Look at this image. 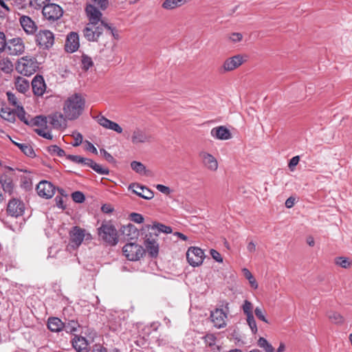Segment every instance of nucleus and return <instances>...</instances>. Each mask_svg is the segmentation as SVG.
Returning <instances> with one entry per match:
<instances>
[{"instance_id":"3c124183","label":"nucleus","mask_w":352,"mask_h":352,"mask_svg":"<svg viewBox=\"0 0 352 352\" xmlns=\"http://www.w3.org/2000/svg\"><path fill=\"white\" fill-rule=\"evenodd\" d=\"M6 94H7V96H8V102H9V103L10 104H12V106L15 107L16 109L18 108V107H21V106L19 103L17 98L16 97V96L14 94H12L10 91H8L6 93Z\"/></svg>"},{"instance_id":"37998d69","label":"nucleus","mask_w":352,"mask_h":352,"mask_svg":"<svg viewBox=\"0 0 352 352\" xmlns=\"http://www.w3.org/2000/svg\"><path fill=\"white\" fill-rule=\"evenodd\" d=\"M151 230H144L143 232L142 231V229L140 230V232H141V234L142 235H144V243H146L148 242V241H151L152 240H157V238L158 236V233L157 232H150Z\"/></svg>"},{"instance_id":"a19ab883","label":"nucleus","mask_w":352,"mask_h":352,"mask_svg":"<svg viewBox=\"0 0 352 352\" xmlns=\"http://www.w3.org/2000/svg\"><path fill=\"white\" fill-rule=\"evenodd\" d=\"M48 152L52 155L63 157L65 155V152L63 149L57 145H51L47 148Z\"/></svg>"},{"instance_id":"ea45409f","label":"nucleus","mask_w":352,"mask_h":352,"mask_svg":"<svg viewBox=\"0 0 352 352\" xmlns=\"http://www.w3.org/2000/svg\"><path fill=\"white\" fill-rule=\"evenodd\" d=\"M67 159L69 160L72 162L76 164H81L82 165L87 166L89 158L82 157L80 155H68L67 156Z\"/></svg>"},{"instance_id":"c756f323","label":"nucleus","mask_w":352,"mask_h":352,"mask_svg":"<svg viewBox=\"0 0 352 352\" xmlns=\"http://www.w3.org/2000/svg\"><path fill=\"white\" fill-rule=\"evenodd\" d=\"M146 250L148 255L152 258H156L159 254V244L157 240L148 241L146 243H144Z\"/></svg>"},{"instance_id":"864d4df0","label":"nucleus","mask_w":352,"mask_h":352,"mask_svg":"<svg viewBox=\"0 0 352 352\" xmlns=\"http://www.w3.org/2000/svg\"><path fill=\"white\" fill-rule=\"evenodd\" d=\"M254 314L258 319L261 320V321H263L265 323H267V324L269 323V321L265 318L264 311L261 307H256L254 309Z\"/></svg>"},{"instance_id":"bf43d9fd","label":"nucleus","mask_w":352,"mask_h":352,"mask_svg":"<svg viewBox=\"0 0 352 352\" xmlns=\"http://www.w3.org/2000/svg\"><path fill=\"white\" fill-rule=\"evenodd\" d=\"M215 337L212 334H208L205 336V341L209 346H215Z\"/></svg>"},{"instance_id":"de8ad7c7","label":"nucleus","mask_w":352,"mask_h":352,"mask_svg":"<svg viewBox=\"0 0 352 352\" xmlns=\"http://www.w3.org/2000/svg\"><path fill=\"white\" fill-rule=\"evenodd\" d=\"M50 0H30V6L35 9H41L44 8L48 3Z\"/></svg>"},{"instance_id":"49530a36","label":"nucleus","mask_w":352,"mask_h":352,"mask_svg":"<svg viewBox=\"0 0 352 352\" xmlns=\"http://www.w3.org/2000/svg\"><path fill=\"white\" fill-rule=\"evenodd\" d=\"M335 263L337 265H339L343 268H348L351 266V262L349 258L346 257H338L335 259Z\"/></svg>"},{"instance_id":"e2e57ef3","label":"nucleus","mask_w":352,"mask_h":352,"mask_svg":"<svg viewBox=\"0 0 352 352\" xmlns=\"http://www.w3.org/2000/svg\"><path fill=\"white\" fill-rule=\"evenodd\" d=\"M300 161L299 156H294L293 157L289 162L288 166L290 168L291 170H293L294 167H295Z\"/></svg>"},{"instance_id":"58836bf2","label":"nucleus","mask_w":352,"mask_h":352,"mask_svg":"<svg viewBox=\"0 0 352 352\" xmlns=\"http://www.w3.org/2000/svg\"><path fill=\"white\" fill-rule=\"evenodd\" d=\"M0 69L5 74H10L13 70V64L8 58H3L0 61Z\"/></svg>"},{"instance_id":"79ce46f5","label":"nucleus","mask_w":352,"mask_h":352,"mask_svg":"<svg viewBox=\"0 0 352 352\" xmlns=\"http://www.w3.org/2000/svg\"><path fill=\"white\" fill-rule=\"evenodd\" d=\"M242 310L246 317L252 316L253 315V305L251 302L248 300H245L243 305Z\"/></svg>"},{"instance_id":"69168bd1","label":"nucleus","mask_w":352,"mask_h":352,"mask_svg":"<svg viewBox=\"0 0 352 352\" xmlns=\"http://www.w3.org/2000/svg\"><path fill=\"white\" fill-rule=\"evenodd\" d=\"M243 36L241 33L234 32L230 36V39L233 42H239L242 40Z\"/></svg>"},{"instance_id":"0eeeda50","label":"nucleus","mask_w":352,"mask_h":352,"mask_svg":"<svg viewBox=\"0 0 352 352\" xmlns=\"http://www.w3.org/2000/svg\"><path fill=\"white\" fill-rule=\"evenodd\" d=\"M42 13L46 19L54 21L63 16V11L58 5L48 3L43 8Z\"/></svg>"},{"instance_id":"774afa93","label":"nucleus","mask_w":352,"mask_h":352,"mask_svg":"<svg viewBox=\"0 0 352 352\" xmlns=\"http://www.w3.org/2000/svg\"><path fill=\"white\" fill-rule=\"evenodd\" d=\"M82 135L78 133L76 136L74 137V142L72 144L74 146H78L80 145L82 142Z\"/></svg>"},{"instance_id":"4468645a","label":"nucleus","mask_w":352,"mask_h":352,"mask_svg":"<svg viewBox=\"0 0 352 352\" xmlns=\"http://www.w3.org/2000/svg\"><path fill=\"white\" fill-rule=\"evenodd\" d=\"M210 318L215 327L221 329L226 326L227 314L222 309H216L211 311Z\"/></svg>"},{"instance_id":"9d476101","label":"nucleus","mask_w":352,"mask_h":352,"mask_svg":"<svg viewBox=\"0 0 352 352\" xmlns=\"http://www.w3.org/2000/svg\"><path fill=\"white\" fill-rule=\"evenodd\" d=\"M25 210L24 204L19 199H12L9 201L7 206V213L14 217L23 214Z\"/></svg>"},{"instance_id":"dca6fc26","label":"nucleus","mask_w":352,"mask_h":352,"mask_svg":"<svg viewBox=\"0 0 352 352\" xmlns=\"http://www.w3.org/2000/svg\"><path fill=\"white\" fill-rule=\"evenodd\" d=\"M85 12L89 19V23L94 24H100V22H104L101 19L102 12L94 5L87 4L85 8Z\"/></svg>"},{"instance_id":"4d7b16f0","label":"nucleus","mask_w":352,"mask_h":352,"mask_svg":"<svg viewBox=\"0 0 352 352\" xmlns=\"http://www.w3.org/2000/svg\"><path fill=\"white\" fill-rule=\"evenodd\" d=\"M96 6H98L101 10H104L109 6L108 0H91Z\"/></svg>"},{"instance_id":"c85d7f7f","label":"nucleus","mask_w":352,"mask_h":352,"mask_svg":"<svg viewBox=\"0 0 352 352\" xmlns=\"http://www.w3.org/2000/svg\"><path fill=\"white\" fill-rule=\"evenodd\" d=\"M151 138V136L144 130L137 129L135 131H133V144L149 142Z\"/></svg>"},{"instance_id":"b1692460","label":"nucleus","mask_w":352,"mask_h":352,"mask_svg":"<svg viewBox=\"0 0 352 352\" xmlns=\"http://www.w3.org/2000/svg\"><path fill=\"white\" fill-rule=\"evenodd\" d=\"M20 23L28 34H33L36 30V25L32 19L28 16H22L20 18Z\"/></svg>"},{"instance_id":"5fc2aeb1","label":"nucleus","mask_w":352,"mask_h":352,"mask_svg":"<svg viewBox=\"0 0 352 352\" xmlns=\"http://www.w3.org/2000/svg\"><path fill=\"white\" fill-rule=\"evenodd\" d=\"M34 131L38 135L45 138V139L52 140L53 138V136H52V135L51 134L50 132H49V131L46 132L43 129H34Z\"/></svg>"},{"instance_id":"e433bc0d","label":"nucleus","mask_w":352,"mask_h":352,"mask_svg":"<svg viewBox=\"0 0 352 352\" xmlns=\"http://www.w3.org/2000/svg\"><path fill=\"white\" fill-rule=\"evenodd\" d=\"M87 166L91 168L94 171L100 175H109V170L108 168L102 167L100 164L96 163L91 159L89 160Z\"/></svg>"},{"instance_id":"393cba45","label":"nucleus","mask_w":352,"mask_h":352,"mask_svg":"<svg viewBox=\"0 0 352 352\" xmlns=\"http://www.w3.org/2000/svg\"><path fill=\"white\" fill-rule=\"evenodd\" d=\"M72 346L78 352L86 350L88 346V341L85 337L75 335L72 340Z\"/></svg>"},{"instance_id":"20e7f679","label":"nucleus","mask_w":352,"mask_h":352,"mask_svg":"<svg viewBox=\"0 0 352 352\" xmlns=\"http://www.w3.org/2000/svg\"><path fill=\"white\" fill-rule=\"evenodd\" d=\"M104 25L105 22H100V24L88 23L82 30L84 37L89 42H98L104 30Z\"/></svg>"},{"instance_id":"c9c22d12","label":"nucleus","mask_w":352,"mask_h":352,"mask_svg":"<svg viewBox=\"0 0 352 352\" xmlns=\"http://www.w3.org/2000/svg\"><path fill=\"white\" fill-rule=\"evenodd\" d=\"M64 323V328L63 330H65L67 333H73L76 332L78 329V328L80 327L78 322L76 320H65Z\"/></svg>"},{"instance_id":"1a4fd4ad","label":"nucleus","mask_w":352,"mask_h":352,"mask_svg":"<svg viewBox=\"0 0 352 352\" xmlns=\"http://www.w3.org/2000/svg\"><path fill=\"white\" fill-rule=\"evenodd\" d=\"M6 50L8 53L12 56H18L23 54L25 50L23 40L19 37L8 40Z\"/></svg>"},{"instance_id":"052dcab7","label":"nucleus","mask_w":352,"mask_h":352,"mask_svg":"<svg viewBox=\"0 0 352 352\" xmlns=\"http://www.w3.org/2000/svg\"><path fill=\"white\" fill-rule=\"evenodd\" d=\"M210 255L212 257L213 259H214L217 262L222 263L223 262V258L221 257V254L215 250L211 249L210 250Z\"/></svg>"},{"instance_id":"6e6d98bb","label":"nucleus","mask_w":352,"mask_h":352,"mask_svg":"<svg viewBox=\"0 0 352 352\" xmlns=\"http://www.w3.org/2000/svg\"><path fill=\"white\" fill-rule=\"evenodd\" d=\"M8 41H6V35L3 32H0V53L6 50Z\"/></svg>"},{"instance_id":"f704fd0d","label":"nucleus","mask_w":352,"mask_h":352,"mask_svg":"<svg viewBox=\"0 0 352 352\" xmlns=\"http://www.w3.org/2000/svg\"><path fill=\"white\" fill-rule=\"evenodd\" d=\"M329 320L333 324L341 325L344 322V318L342 315L335 311H329L327 313Z\"/></svg>"},{"instance_id":"cd10ccee","label":"nucleus","mask_w":352,"mask_h":352,"mask_svg":"<svg viewBox=\"0 0 352 352\" xmlns=\"http://www.w3.org/2000/svg\"><path fill=\"white\" fill-rule=\"evenodd\" d=\"M47 118L44 116H36L34 118H31L28 124L30 126H38L41 129H45L47 126Z\"/></svg>"},{"instance_id":"5701e85b","label":"nucleus","mask_w":352,"mask_h":352,"mask_svg":"<svg viewBox=\"0 0 352 352\" xmlns=\"http://www.w3.org/2000/svg\"><path fill=\"white\" fill-rule=\"evenodd\" d=\"M157 230L158 232H163L166 234H170L172 232L173 230L172 228L168 226H166L163 223L154 221L152 225H144L142 228V231L144 230Z\"/></svg>"},{"instance_id":"c03bdc74","label":"nucleus","mask_w":352,"mask_h":352,"mask_svg":"<svg viewBox=\"0 0 352 352\" xmlns=\"http://www.w3.org/2000/svg\"><path fill=\"white\" fill-rule=\"evenodd\" d=\"M82 69L87 71L90 67L94 65L93 60L91 57L87 55L83 54L81 59Z\"/></svg>"},{"instance_id":"a211bd4d","label":"nucleus","mask_w":352,"mask_h":352,"mask_svg":"<svg viewBox=\"0 0 352 352\" xmlns=\"http://www.w3.org/2000/svg\"><path fill=\"white\" fill-rule=\"evenodd\" d=\"M32 91L35 96H41L45 91L46 85L41 75H36L32 81Z\"/></svg>"},{"instance_id":"a18cd8bd","label":"nucleus","mask_w":352,"mask_h":352,"mask_svg":"<svg viewBox=\"0 0 352 352\" xmlns=\"http://www.w3.org/2000/svg\"><path fill=\"white\" fill-rule=\"evenodd\" d=\"M16 114L19 119L28 125L30 121V116H28V117L26 116L25 111L22 106L18 107V108L16 109Z\"/></svg>"},{"instance_id":"a878e982","label":"nucleus","mask_w":352,"mask_h":352,"mask_svg":"<svg viewBox=\"0 0 352 352\" xmlns=\"http://www.w3.org/2000/svg\"><path fill=\"white\" fill-rule=\"evenodd\" d=\"M47 328L52 332H60L63 330V322L56 317H50L47 320Z\"/></svg>"},{"instance_id":"09e8293b","label":"nucleus","mask_w":352,"mask_h":352,"mask_svg":"<svg viewBox=\"0 0 352 352\" xmlns=\"http://www.w3.org/2000/svg\"><path fill=\"white\" fill-rule=\"evenodd\" d=\"M246 320L253 334L257 333L258 329L254 316L246 317Z\"/></svg>"},{"instance_id":"2eb2a0df","label":"nucleus","mask_w":352,"mask_h":352,"mask_svg":"<svg viewBox=\"0 0 352 352\" xmlns=\"http://www.w3.org/2000/svg\"><path fill=\"white\" fill-rule=\"evenodd\" d=\"M80 47L79 36L77 32H71L67 36L65 41V49L66 52L73 53L78 50Z\"/></svg>"},{"instance_id":"6e6552de","label":"nucleus","mask_w":352,"mask_h":352,"mask_svg":"<svg viewBox=\"0 0 352 352\" xmlns=\"http://www.w3.org/2000/svg\"><path fill=\"white\" fill-rule=\"evenodd\" d=\"M36 41L40 47L49 49L54 42V34L47 30H40L36 35Z\"/></svg>"},{"instance_id":"f03ea898","label":"nucleus","mask_w":352,"mask_h":352,"mask_svg":"<svg viewBox=\"0 0 352 352\" xmlns=\"http://www.w3.org/2000/svg\"><path fill=\"white\" fill-rule=\"evenodd\" d=\"M98 233L104 241L111 245H116L118 241L117 230L110 222H103L98 229Z\"/></svg>"},{"instance_id":"603ef678","label":"nucleus","mask_w":352,"mask_h":352,"mask_svg":"<svg viewBox=\"0 0 352 352\" xmlns=\"http://www.w3.org/2000/svg\"><path fill=\"white\" fill-rule=\"evenodd\" d=\"M72 197L74 201L78 204L82 203L85 199L84 194L80 191L74 192L72 194Z\"/></svg>"},{"instance_id":"680f3d73","label":"nucleus","mask_w":352,"mask_h":352,"mask_svg":"<svg viewBox=\"0 0 352 352\" xmlns=\"http://www.w3.org/2000/svg\"><path fill=\"white\" fill-rule=\"evenodd\" d=\"M104 29H106L109 34L113 36L116 39L118 38V34L114 28L110 26L108 23H105Z\"/></svg>"},{"instance_id":"473e14b6","label":"nucleus","mask_w":352,"mask_h":352,"mask_svg":"<svg viewBox=\"0 0 352 352\" xmlns=\"http://www.w3.org/2000/svg\"><path fill=\"white\" fill-rule=\"evenodd\" d=\"M15 87L20 93L25 94L30 89L29 81L19 76L15 80Z\"/></svg>"},{"instance_id":"8fccbe9b","label":"nucleus","mask_w":352,"mask_h":352,"mask_svg":"<svg viewBox=\"0 0 352 352\" xmlns=\"http://www.w3.org/2000/svg\"><path fill=\"white\" fill-rule=\"evenodd\" d=\"M132 239L131 237L129 239H127L128 243L122 248V252L124 255L127 258L129 261H132V257H131V250H129V249L132 248V242L130 241V240Z\"/></svg>"},{"instance_id":"4be33fe9","label":"nucleus","mask_w":352,"mask_h":352,"mask_svg":"<svg viewBox=\"0 0 352 352\" xmlns=\"http://www.w3.org/2000/svg\"><path fill=\"white\" fill-rule=\"evenodd\" d=\"M211 135L217 140H227L231 138L230 131L223 126L213 128L210 131Z\"/></svg>"},{"instance_id":"aec40b11","label":"nucleus","mask_w":352,"mask_h":352,"mask_svg":"<svg viewBox=\"0 0 352 352\" xmlns=\"http://www.w3.org/2000/svg\"><path fill=\"white\" fill-rule=\"evenodd\" d=\"M199 157L202 160L204 166L209 170L214 171L218 168V162L215 157L211 154L201 151L199 153Z\"/></svg>"},{"instance_id":"338daca9","label":"nucleus","mask_w":352,"mask_h":352,"mask_svg":"<svg viewBox=\"0 0 352 352\" xmlns=\"http://www.w3.org/2000/svg\"><path fill=\"white\" fill-rule=\"evenodd\" d=\"M100 152L107 161L112 162L113 160V156L110 153H109L105 149L102 148L100 150Z\"/></svg>"},{"instance_id":"4c0bfd02","label":"nucleus","mask_w":352,"mask_h":352,"mask_svg":"<svg viewBox=\"0 0 352 352\" xmlns=\"http://www.w3.org/2000/svg\"><path fill=\"white\" fill-rule=\"evenodd\" d=\"M0 116L3 119L11 122L15 121V113L8 107L0 109Z\"/></svg>"},{"instance_id":"bb28decb","label":"nucleus","mask_w":352,"mask_h":352,"mask_svg":"<svg viewBox=\"0 0 352 352\" xmlns=\"http://www.w3.org/2000/svg\"><path fill=\"white\" fill-rule=\"evenodd\" d=\"M133 171L141 177H151L152 171L140 162L133 160Z\"/></svg>"},{"instance_id":"ddd939ff","label":"nucleus","mask_w":352,"mask_h":352,"mask_svg":"<svg viewBox=\"0 0 352 352\" xmlns=\"http://www.w3.org/2000/svg\"><path fill=\"white\" fill-rule=\"evenodd\" d=\"M47 118V122L54 129H65L67 126L66 118L60 112H55L46 116Z\"/></svg>"},{"instance_id":"72a5a7b5","label":"nucleus","mask_w":352,"mask_h":352,"mask_svg":"<svg viewBox=\"0 0 352 352\" xmlns=\"http://www.w3.org/2000/svg\"><path fill=\"white\" fill-rule=\"evenodd\" d=\"M13 144L18 146V148L28 157H34L36 156L35 152L32 146L27 143H18L12 141Z\"/></svg>"},{"instance_id":"f3484780","label":"nucleus","mask_w":352,"mask_h":352,"mask_svg":"<svg viewBox=\"0 0 352 352\" xmlns=\"http://www.w3.org/2000/svg\"><path fill=\"white\" fill-rule=\"evenodd\" d=\"M133 194L146 200H151L154 197L153 190L138 183H133Z\"/></svg>"},{"instance_id":"6ab92c4d","label":"nucleus","mask_w":352,"mask_h":352,"mask_svg":"<svg viewBox=\"0 0 352 352\" xmlns=\"http://www.w3.org/2000/svg\"><path fill=\"white\" fill-rule=\"evenodd\" d=\"M244 62L243 57L241 55H236L226 59L223 65V72H230L241 66Z\"/></svg>"},{"instance_id":"0e129e2a","label":"nucleus","mask_w":352,"mask_h":352,"mask_svg":"<svg viewBox=\"0 0 352 352\" xmlns=\"http://www.w3.org/2000/svg\"><path fill=\"white\" fill-rule=\"evenodd\" d=\"M131 223H129L127 226H122V228L120 229L122 234L129 236L131 235Z\"/></svg>"},{"instance_id":"9b49d317","label":"nucleus","mask_w":352,"mask_h":352,"mask_svg":"<svg viewBox=\"0 0 352 352\" xmlns=\"http://www.w3.org/2000/svg\"><path fill=\"white\" fill-rule=\"evenodd\" d=\"M36 191L40 197L49 199L54 195L55 187L51 182L43 180L36 186Z\"/></svg>"},{"instance_id":"7c9ffc66","label":"nucleus","mask_w":352,"mask_h":352,"mask_svg":"<svg viewBox=\"0 0 352 352\" xmlns=\"http://www.w3.org/2000/svg\"><path fill=\"white\" fill-rule=\"evenodd\" d=\"M187 1L188 0H164L162 7L164 10H171L184 6Z\"/></svg>"},{"instance_id":"412c9836","label":"nucleus","mask_w":352,"mask_h":352,"mask_svg":"<svg viewBox=\"0 0 352 352\" xmlns=\"http://www.w3.org/2000/svg\"><path fill=\"white\" fill-rule=\"evenodd\" d=\"M96 118L98 124L104 128L113 130L118 133L122 132V129L118 124L107 119L104 116L99 115Z\"/></svg>"},{"instance_id":"423d86ee","label":"nucleus","mask_w":352,"mask_h":352,"mask_svg":"<svg viewBox=\"0 0 352 352\" xmlns=\"http://www.w3.org/2000/svg\"><path fill=\"white\" fill-rule=\"evenodd\" d=\"M186 258L188 263L192 267L201 265L204 261V252L197 247H190L186 252Z\"/></svg>"},{"instance_id":"f8f14e48","label":"nucleus","mask_w":352,"mask_h":352,"mask_svg":"<svg viewBox=\"0 0 352 352\" xmlns=\"http://www.w3.org/2000/svg\"><path fill=\"white\" fill-rule=\"evenodd\" d=\"M85 238V230L78 226H74L69 232V244L73 248H78Z\"/></svg>"},{"instance_id":"13d9d810","label":"nucleus","mask_w":352,"mask_h":352,"mask_svg":"<svg viewBox=\"0 0 352 352\" xmlns=\"http://www.w3.org/2000/svg\"><path fill=\"white\" fill-rule=\"evenodd\" d=\"M155 188L157 190H159L160 192L164 194V195H168L171 193L172 190H170V188L168 186H166L164 185H162V184H157L155 186Z\"/></svg>"},{"instance_id":"2f4dec72","label":"nucleus","mask_w":352,"mask_h":352,"mask_svg":"<svg viewBox=\"0 0 352 352\" xmlns=\"http://www.w3.org/2000/svg\"><path fill=\"white\" fill-rule=\"evenodd\" d=\"M0 184L6 192L11 193L13 190L12 179L8 175L3 174L0 176Z\"/></svg>"},{"instance_id":"39448f33","label":"nucleus","mask_w":352,"mask_h":352,"mask_svg":"<svg viewBox=\"0 0 352 352\" xmlns=\"http://www.w3.org/2000/svg\"><path fill=\"white\" fill-rule=\"evenodd\" d=\"M159 327L158 322H153L151 326L144 325L142 323H137L139 338L135 340V343L140 347H144L147 344V340L152 330L156 331Z\"/></svg>"},{"instance_id":"f257e3e1","label":"nucleus","mask_w":352,"mask_h":352,"mask_svg":"<svg viewBox=\"0 0 352 352\" xmlns=\"http://www.w3.org/2000/svg\"><path fill=\"white\" fill-rule=\"evenodd\" d=\"M85 100L79 94L69 96L65 102L63 111L65 118L69 120L77 119L85 109Z\"/></svg>"},{"instance_id":"7ed1b4c3","label":"nucleus","mask_w":352,"mask_h":352,"mask_svg":"<svg viewBox=\"0 0 352 352\" xmlns=\"http://www.w3.org/2000/svg\"><path fill=\"white\" fill-rule=\"evenodd\" d=\"M38 69V63L34 57L25 56L18 62L16 70L24 76H31Z\"/></svg>"}]
</instances>
